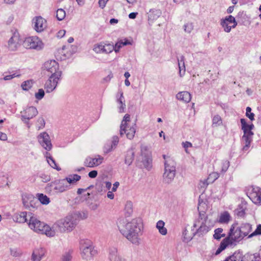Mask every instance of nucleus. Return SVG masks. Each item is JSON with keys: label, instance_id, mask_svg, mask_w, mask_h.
Instances as JSON below:
<instances>
[{"label": "nucleus", "instance_id": "f257e3e1", "mask_svg": "<svg viewBox=\"0 0 261 261\" xmlns=\"http://www.w3.org/2000/svg\"><path fill=\"white\" fill-rule=\"evenodd\" d=\"M117 226L120 232L128 240L134 244H139V236L141 234L143 228L141 219H133L129 222H127L123 218L120 219L117 223Z\"/></svg>", "mask_w": 261, "mask_h": 261}, {"label": "nucleus", "instance_id": "f03ea898", "mask_svg": "<svg viewBox=\"0 0 261 261\" xmlns=\"http://www.w3.org/2000/svg\"><path fill=\"white\" fill-rule=\"evenodd\" d=\"M29 227L35 232L39 233L45 234L48 237H53L55 235V231L43 222L39 220L36 216L32 213H29Z\"/></svg>", "mask_w": 261, "mask_h": 261}, {"label": "nucleus", "instance_id": "7ed1b4c3", "mask_svg": "<svg viewBox=\"0 0 261 261\" xmlns=\"http://www.w3.org/2000/svg\"><path fill=\"white\" fill-rule=\"evenodd\" d=\"M193 228L192 231L193 235L203 236L211 229L210 221L204 213L200 212L198 218L193 224Z\"/></svg>", "mask_w": 261, "mask_h": 261}, {"label": "nucleus", "instance_id": "20e7f679", "mask_svg": "<svg viewBox=\"0 0 261 261\" xmlns=\"http://www.w3.org/2000/svg\"><path fill=\"white\" fill-rule=\"evenodd\" d=\"M165 160L164 173L163 174V181L165 183H171L175 177L176 174V163L173 160L166 155H163Z\"/></svg>", "mask_w": 261, "mask_h": 261}, {"label": "nucleus", "instance_id": "39448f33", "mask_svg": "<svg viewBox=\"0 0 261 261\" xmlns=\"http://www.w3.org/2000/svg\"><path fill=\"white\" fill-rule=\"evenodd\" d=\"M76 225V219L72 215H69L57 221L54 224V227L61 232H70Z\"/></svg>", "mask_w": 261, "mask_h": 261}, {"label": "nucleus", "instance_id": "423d86ee", "mask_svg": "<svg viewBox=\"0 0 261 261\" xmlns=\"http://www.w3.org/2000/svg\"><path fill=\"white\" fill-rule=\"evenodd\" d=\"M80 250L82 258L87 260L91 259L97 253L92 242L88 240L81 241Z\"/></svg>", "mask_w": 261, "mask_h": 261}, {"label": "nucleus", "instance_id": "0eeeda50", "mask_svg": "<svg viewBox=\"0 0 261 261\" xmlns=\"http://www.w3.org/2000/svg\"><path fill=\"white\" fill-rule=\"evenodd\" d=\"M241 123L242 125V129L243 130L244 133L242 139L244 141L245 144V145L243 147V150L246 151H248L250 147L254 133L251 129H249V128L247 127V123L245 119H241Z\"/></svg>", "mask_w": 261, "mask_h": 261}, {"label": "nucleus", "instance_id": "6e6552de", "mask_svg": "<svg viewBox=\"0 0 261 261\" xmlns=\"http://www.w3.org/2000/svg\"><path fill=\"white\" fill-rule=\"evenodd\" d=\"M244 238L240 227L237 226V224L234 223L231 226L228 236L225 239L231 245L236 242L240 241Z\"/></svg>", "mask_w": 261, "mask_h": 261}, {"label": "nucleus", "instance_id": "1a4fd4ad", "mask_svg": "<svg viewBox=\"0 0 261 261\" xmlns=\"http://www.w3.org/2000/svg\"><path fill=\"white\" fill-rule=\"evenodd\" d=\"M44 70L50 73L51 76H61L62 72L59 70V65L55 60L45 62L43 65Z\"/></svg>", "mask_w": 261, "mask_h": 261}, {"label": "nucleus", "instance_id": "9d476101", "mask_svg": "<svg viewBox=\"0 0 261 261\" xmlns=\"http://www.w3.org/2000/svg\"><path fill=\"white\" fill-rule=\"evenodd\" d=\"M23 45L26 48L40 50L43 48L42 41L37 36L29 37L24 40Z\"/></svg>", "mask_w": 261, "mask_h": 261}, {"label": "nucleus", "instance_id": "9b49d317", "mask_svg": "<svg viewBox=\"0 0 261 261\" xmlns=\"http://www.w3.org/2000/svg\"><path fill=\"white\" fill-rule=\"evenodd\" d=\"M38 112L35 107H29L27 108L23 111L21 112V119L30 128L29 120L35 117Z\"/></svg>", "mask_w": 261, "mask_h": 261}, {"label": "nucleus", "instance_id": "f8f14e48", "mask_svg": "<svg viewBox=\"0 0 261 261\" xmlns=\"http://www.w3.org/2000/svg\"><path fill=\"white\" fill-rule=\"evenodd\" d=\"M21 197L23 205L26 208L31 210L39 205L38 200L32 194L24 193Z\"/></svg>", "mask_w": 261, "mask_h": 261}, {"label": "nucleus", "instance_id": "ddd939ff", "mask_svg": "<svg viewBox=\"0 0 261 261\" xmlns=\"http://www.w3.org/2000/svg\"><path fill=\"white\" fill-rule=\"evenodd\" d=\"M235 18L232 15L226 16L220 21V24L226 33H229L231 28H235L237 25Z\"/></svg>", "mask_w": 261, "mask_h": 261}, {"label": "nucleus", "instance_id": "4468645a", "mask_svg": "<svg viewBox=\"0 0 261 261\" xmlns=\"http://www.w3.org/2000/svg\"><path fill=\"white\" fill-rule=\"evenodd\" d=\"M21 43L19 33L15 32L8 41L7 48L10 51H16L20 47Z\"/></svg>", "mask_w": 261, "mask_h": 261}, {"label": "nucleus", "instance_id": "2eb2a0df", "mask_svg": "<svg viewBox=\"0 0 261 261\" xmlns=\"http://www.w3.org/2000/svg\"><path fill=\"white\" fill-rule=\"evenodd\" d=\"M38 140L39 144L45 150L49 151L51 149L52 144L50 137L46 132L40 133L38 136Z\"/></svg>", "mask_w": 261, "mask_h": 261}, {"label": "nucleus", "instance_id": "dca6fc26", "mask_svg": "<svg viewBox=\"0 0 261 261\" xmlns=\"http://www.w3.org/2000/svg\"><path fill=\"white\" fill-rule=\"evenodd\" d=\"M48 185L52 188L56 192L62 193L69 189V186L66 182V179H64L51 182Z\"/></svg>", "mask_w": 261, "mask_h": 261}, {"label": "nucleus", "instance_id": "f3484780", "mask_svg": "<svg viewBox=\"0 0 261 261\" xmlns=\"http://www.w3.org/2000/svg\"><path fill=\"white\" fill-rule=\"evenodd\" d=\"M61 76H55L50 75L48 80L46 82L44 88L47 93L52 92L56 88L58 81L61 79Z\"/></svg>", "mask_w": 261, "mask_h": 261}, {"label": "nucleus", "instance_id": "a211bd4d", "mask_svg": "<svg viewBox=\"0 0 261 261\" xmlns=\"http://www.w3.org/2000/svg\"><path fill=\"white\" fill-rule=\"evenodd\" d=\"M249 197L255 204L261 201V189L258 187L252 186Z\"/></svg>", "mask_w": 261, "mask_h": 261}, {"label": "nucleus", "instance_id": "6ab92c4d", "mask_svg": "<svg viewBox=\"0 0 261 261\" xmlns=\"http://www.w3.org/2000/svg\"><path fill=\"white\" fill-rule=\"evenodd\" d=\"M34 29L37 32H41L46 27V21L41 16L36 17L33 20Z\"/></svg>", "mask_w": 261, "mask_h": 261}, {"label": "nucleus", "instance_id": "aec40b11", "mask_svg": "<svg viewBox=\"0 0 261 261\" xmlns=\"http://www.w3.org/2000/svg\"><path fill=\"white\" fill-rule=\"evenodd\" d=\"M136 124L135 123L132 126H127L125 127L122 129L123 130L121 129V127H120V135L122 136L125 134L128 139H133L136 133Z\"/></svg>", "mask_w": 261, "mask_h": 261}, {"label": "nucleus", "instance_id": "412c9836", "mask_svg": "<svg viewBox=\"0 0 261 261\" xmlns=\"http://www.w3.org/2000/svg\"><path fill=\"white\" fill-rule=\"evenodd\" d=\"M141 155L142 156V162L145 168H148L150 162V153L148 150L147 147L141 146Z\"/></svg>", "mask_w": 261, "mask_h": 261}, {"label": "nucleus", "instance_id": "4be33fe9", "mask_svg": "<svg viewBox=\"0 0 261 261\" xmlns=\"http://www.w3.org/2000/svg\"><path fill=\"white\" fill-rule=\"evenodd\" d=\"M116 102L119 105L118 107L119 112L124 113L126 108V105L125 103V99L123 96V93L121 90H119L117 92L116 96Z\"/></svg>", "mask_w": 261, "mask_h": 261}, {"label": "nucleus", "instance_id": "5701e85b", "mask_svg": "<svg viewBox=\"0 0 261 261\" xmlns=\"http://www.w3.org/2000/svg\"><path fill=\"white\" fill-rule=\"evenodd\" d=\"M46 250L44 248L39 247L35 248L31 256L32 261H40L45 256Z\"/></svg>", "mask_w": 261, "mask_h": 261}, {"label": "nucleus", "instance_id": "b1692460", "mask_svg": "<svg viewBox=\"0 0 261 261\" xmlns=\"http://www.w3.org/2000/svg\"><path fill=\"white\" fill-rule=\"evenodd\" d=\"M241 252V257L239 261H261V257L258 253L254 254H246L243 255Z\"/></svg>", "mask_w": 261, "mask_h": 261}, {"label": "nucleus", "instance_id": "393cba45", "mask_svg": "<svg viewBox=\"0 0 261 261\" xmlns=\"http://www.w3.org/2000/svg\"><path fill=\"white\" fill-rule=\"evenodd\" d=\"M102 160L103 158L100 156L95 158H88L86 159L85 164L90 167L98 166L102 163Z\"/></svg>", "mask_w": 261, "mask_h": 261}, {"label": "nucleus", "instance_id": "a878e982", "mask_svg": "<svg viewBox=\"0 0 261 261\" xmlns=\"http://www.w3.org/2000/svg\"><path fill=\"white\" fill-rule=\"evenodd\" d=\"M176 98L179 100L188 103L190 101L191 99V96L189 92L187 91H182L177 94Z\"/></svg>", "mask_w": 261, "mask_h": 261}, {"label": "nucleus", "instance_id": "bb28decb", "mask_svg": "<svg viewBox=\"0 0 261 261\" xmlns=\"http://www.w3.org/2000/svg\"><path fill=\"white\" fill-rule=\"evenodd\" d=\"M16 221L19 223H24L29 221V213L26 212H20L15 216Z\"/></svg>", "mask_w": 261, "mask_h": 261}, {"label": "nucleus", "instance_id": "cd10ccee", "mask_svg": "<svg viewBox=\"0 0 261 261\" xmlns=\"http://www.w3.org/2000/svg\"><path fill=\"white\" fill-rule=\"evenodd\" d=\"M109 258L111 261H125L118 254L117 249L114 248L110 250Z\"/></svg>", "mask_w": 261, "mask_h": 261}, {"label": "nucleus", "instance_id": "c85d7f7f", "mask_svg": "<svg viewBox=\"0 0 261 261\" xmlns=\"http://www.w3.org/2000/svg\"><path fill=\"white\" fill-rule=\"evenodd\" d=\"M162 14V12L159 9H151L148 14L149 21L157 19Z\"/></svg>", "mask_w": 261, "mask_h": 261}, {"label": "nucleus", "instance_id": "c756f323", "mask_svg": "<svg viewBox=\"0 0 261 261\" xmlns=\"http://www.w3.org/2000/svg\"><path fill=\"white\" fill-rule=\"evenodd\" d=\"M134 155L135 152L132 148L128 150L125 155V163L128 166L130 165L134 161Z\"/></svg>", "mask_w": 261, "mask_h": 261}, {"label": "nucleus", "instance_id": "7c9ffc66", "mask_svg": "<svg viewBox=\"0 0 261 261\" xmlns=\"http://www.w3.org/2000/svg\"><path fill=\"white\" fill-rule=\"evenodd\" d=\"M230 219L231 216L229 213L227 211H225L220 214L218 221L222 224H227Z\"/></svg>", "mask_w": 261, "mask_h": 261}, {"label": "nucleus", "instance_id": "2f4dec72", "mask_svg": "<svg viewBox=\"0 0 261 261\" xmlns=\"http://www.w3.org/2000/svg\"><path fill=\"white\" fill-rule=\"evenodd\" d=\"M239 227L244 237L247 236L252 229V226L249 223L242 224Z\"/></svg>", "mask_w": 261, "mask_h": 261}, {"label": "nucleus", "instance_id": "473e14b6", "mask_svg": "<svg viewBox=\"0 0 261 261\" xmlns=\"http://www.w3.org/2000/svg\"><path fill=\"white\" fill-rule=\"evenodd\" d=\"M81 177L77 174H71L66 177L64 179H66V182L70 184H75L77 181L80 180Z\"/></svg>", "mask_w": 261, "mask_h": 261}, {"label": "nucleus", "instance_id": "72a5a7b5", "mask_svg": "<svg viewBox=\"0 0 261 261\" xmlns=\"http://www.w3.org/2000/svg\"><path fill=\"white\" fill-rule=\"evenodd\" d=\"M165 222L162 220H159L158 221L156 224V227L159 230V232L165 236L167 233V229L164 227Z\"/></svg>", "mask_w": 261, "mask_h": 261}, {"label": "nucleus", "instance_id": "f704fd0d", "mask_svg": "<svg viewBox=\"0 0 261 261\" xmlns=\"http://www.w3.org/2000/svg\"><path fill=\"white\" fill-rule=\"evenodd\" d=\"M241 251H235L231 255L227 257L224 261H239L241 257Z\"/></svg>", "mask_w": 261, "mask_h": 261}, {"label": "nucleus", "instance_id": "c9c22d12", "mask_svg": "<svg viewBox=\"0 0 261 261\" xmlns=\"http://www.w3.org/2000/svg\"><path fill=\"white\" fill-rule=\"evenodd\" d=\"M178 67L179 69V74L181 76V72L182 71L183 74H185L186 68L185 65V58L183 56L180 57V59H178Z\"/></svg>", "mask_w": 261, "mask_h": 261}, {"label": "nucleus", "instance_id": "e433bc0d", "mask_svg": "<svg viewBox=\"0 0 261 261\" xmlns=\"http://www.w3.org/2000/svg\"><path fill=\"white\" fill-rule=\"evenodd\" d=\"M37 199L39 203H41V204L45 205L48 204L50 202L49 198L43 194H38V199Z\"/></svg>", "mask_w": 261, "mask_h": 261}, {"label": "nucleus", "instance_id": "4c0bfd02", "mask_svg": "<svg viewBox=\"0 0 261 261\" xmlns=\"http://www.w3.org/2000/svg\"><path fill=\"white\" fill-rule=\"evenodd\" d=\"M230 244L228 242V241H226V239L225 238L220 243L219 247L216 252V254H218L220 253L223 250H224L227 246H228Z\"/></svg>", "mask_w": 261, "mask_h": 261}, {"label": "nucleus", "instance_id": "58836bf2", "mask_svg": "<svg viewBox=\"0 0 261 261\" xmlns=\"http://www.w3.org/2000/svg\"><path fill=\"white\" fill-rule=\"evenodd\" d=\"M223 230L221 228H218L215 230V233L213 236L214 239L219 240L221 238L224 237L225 234L222 233Z\"/></svg>", "mask_w": 261, "mask_h": 261}, {"label": "nucleus", "instance_id": "ea45409f", "mask_svg": "<svg viewBox=\"0 0 261 261\" xmlns=\"http://www.w3.org/2000/svg\"><path fill=\"white\" fill-rule=\"evenodd\" d=\"M33 83V80H28L23 82L21 84V86L23 90L28 91L32 87Z\"/></svg>", "mask_w": 261, "mask_h": 261}, {"label": "nucleus", "instance_id": "a19ab883", "mask_svg": "<svg viewBox=\"0 0 261 261\" xmlns=\"http://www.w3.org/2000/svg\"><path fill=\"white\" fill-rule=\"evenodd\" d=\"M222 120L221 117L218 115L214 116L213 118V126H218L222 124Z\"/></svg>", "mask_w": 261, "mask_h": 261}, {"label": "nucleus", "instance_id": "79ce46f5", "mask_svg": "<svg viewBox=\"0 0 261 261\" xmlns=\"http://www.w3.org/2000/svg\"><path fill=\"white\" fill-rule=\"evenodd\" d=\"M66 16L65 11L63 9H58L56 12V17L58 20H62Z\"/></svg>", "mask_w": 261, "mask_h": 261}, {"label": "nucleus", "instance_id": "37998d69", "mask_svg": "<svg viewBox=\"0 0 261 261\" xmlns=\"http://www.w3.org/2000/svg\"><path fill=\"white\" fill-rule=\"evenodd\" d=\"M220 176V174L218 172H213L210 174L207 178L209 182H213Z\"/></svg>", "mask_w": 261, "mask_h": 261}, {"label": "nucleus", "instance_id": "c03bdc74", "mask_svg": "<svg viewBox=\"0 0 261 261\" xmlns=\"http://www.w3.org/2000/svg\"><path fill=\"white\" fill-rule=\"evenodd\" d=\"M47 161L48 163L49 164V165L53 168L54 169H57L58 171H60L61 170L60 168H59L57 166V165L55 162V161L54 160V159L51 156H47Z\"/></svg>", "mask_w": 261, "mask_h": 261}, {"label": "nucleus", "instance_id": "a18cd8bd", "mask_svg": "<svg viewBox=\"0 0 261 261\" xmlns=\"http://www.w3.org/2000/svg\"><path fill=\"white\" fill-rule=\"evenodd\" d=\"M230 166L229 162L228 160H223L221 162V172L222 173H224L226 172L228 168Z\"/></svg>", "mask_w": 261, "mask_h": 261}, {"label": "nucleus", "instance_id": "49530a36", "mask_svg": "<svg viewBox=\"0 0 261 261\" xmlns=\"http://www.w3.org/2000/svg\"><path fill=\"white\" fill-rule=\"evenodd\" d=\"M130 115L129 114H126L124 115L120 125V127H121L122 130H123L122 129H123V128L128 126L127 123L130 121Z\"/></svg>", "mask_w": 261, "mask_h": 261}, {"label": "nucleus", "instance_id": "de8ad7c7", "mask_svg": "<svg viewBox=\"0 0 261 261\" xmlns=\"http://www.w3.org/2000/svg\"><path fill=\"white\" fill-rule=\"evenodd\" d=\"M72 251L71 250L65 252L62 255L61 261H71L72 258Z\"/></svg>", "mask_w": 261, "mask_h": 261}, {"label": "nucleus", "instance_id": "09e8293b", "mask_svg": "<svg viewBox=\"0 0 261 261\" xmlns=\"http://www.w3.org/2000/svg\"><path fill=\"white\" fill-rule=\"evenodd\" d=\"M194 236L195 235H193V232L190 235H189L188 234V231L187 229H185L183 232L184 241L186 242H189L192 239Z\"/></svg>", "mask_w": 261, "mask_h": 261}, {"label": "nucleus", "instance_id": "8fccbe9b", "mask_svg": "<svg viewBox=\"0 0 261 261\" xmlns=\"http://www.w3.org/2000/svg\"><path fill=\"white\" fill-rule=\"evenodd\" d=\"M235 214L239 217H243L245 215V208L243 205H239L238 207L234 211Z\"/></svg>", "mask_w": 261, "mask_h": 261}, {"label": "nucleus", "instance_id": "3c124183", "mask_svg": "<svg viewBox=\"0 0 261 261\" xmlns=\"http://www.w3.org/2000/svg\"><path fill=\"white\" fill-rule=\"evenodd\" d=\"M113 50H114V46L113 45L110 44L103 45V53L109 54L111 53Z\"/></svg>", "mask_w": 261, "mask_h": 261}, {"label": "nucleus", "instance_id": "603ef678", "mask_svg": "<svg viewBox=\"0 0 261 261\" xmlns=\"http://www.w3.org/2000/svg\"><path fill=\"white\" fill-rule=\"evenodd\" d=\"M103 45L102 44H97L94 45L93 50L97 54L103 53Z\"/></svg>", "mask_w": 261, "mask_h": 261}, {"label": "nucleus", "instance_id": "864d4df0", "mask_svg": "<svg viewBox=\"0 0 261 261\" xmlns=\"http://www.w3.org/2000/svg\"><path fill=\"white\" fill-rule=\"evenodd\" d=\"M257 235H261V224H259L257 226V228L255 230L251 233L248 238H252Z\"/></svg>", "mask_w": 261, "mask_h": 261}, {"label": "nucleus", "instance_id": "5fc2aeb1", "mask_svg": "<svg viewBox=\"0 0 261 261\" xmlns=\"http://www.w3.org/2000/svg\"><path fill=\"white\" fill-rule=\"evenodd\" d=\"M251 108L249 107L246 108V116L248 117L251 121L254 119V114L251 112Z\"/></svg>", "mask_w": 261, "mask_h": 261}, {"label": "nucleus", "instance_id": "6e6d98bb", "mask_svg": "<svg viewBox=\"0 0 261 261\" xmlns=\"http://www.w3.org/2000/svg\"><path fill=\"white\" fill-rule=\"evenodd\" d=\"M193 24L192 23H187L184 25L185 31L188 33H190L193 29Z\"/></svg>", "mask_w": 261, "mask_h": 261}, {"label": "nucleus", "instance_id": "4d7b16f0", "mask_svg": "<svg viewBox=\"0 0 261 261\" xmlns=\"http://www.w3.org/2000/svg\"><path fill=\"white\" fill-rule=\"evenodd\" d=\"M39 177L41 179V181L43 182H47L50 180V176L44 173L40 174Z\"/></svg>", "mask_w": 261, "mask_h": 261}, {"label": "nucleus", "instance_id": "13d9d810", "mask_svg": "<svg viewBox=\"0 0 261 261\" xmlns=\"http://www.w3.org/2000/svg\"><path fill=\"white\" fill-rule=\"evenodd\" d=\"M44 96V91L42 89H40L38 90V92L35 93V97L36 99L38 100H40Z\"/></svg>", "mask_w": 261, "mask_h": 261}, {"label": "nucleus", "instance_id": "bf43d9fd", "mask_svg": "<svg viewBox=\"0 0 261 261\" xmlns=\"http://www.w3.org/2000/svg\"><path fill=\"white\" fill-rule=\"evenodd\" d=\"M37 122H38V124L40 125L38 126V129H42L45 126V122L43 117H39L38 119Z\"/></svg>", "mask_w": 261, "mask_h": 261}, {"label": "nucleus", "instance_id": "052dcab7", "mask_svg": "<svg viewBox=\"0 0 261 261\" xmlns=\"http://www.w3.org/2000/svg\"><path fill=\"white\" fill-rule=\"evenodd\" d=\"M20 76V74H17V73H13L12 74H11V75H8L5 76L4 77V80L5 81L10 80L12 79L14 77H19Z\"/></svg>", "mask_w": 261, "mask_h": 261}, {"label": "nucleus", "instance_id": "680f3d73", "mask_svg": "<svg viewBox=\"0 0 261 261\" xmlns=\"http://www.w3.org/2000/svg\"><path fill=\"white\" fill-rule=\"evenodd\" d=\"M123 46V43H122V40H120L118 42H117L115 46H114V50L116 53H117L119 51L120 48L122 46Z\"/></svg>", "mask_w": 261, "mask_h": 261}, {"label": "nucleus", "instance_id": "e2e57ef3", "mask_svg": "<svg viewBox=\"0 0 261 261\" xmlns=\"http://www.w3.org/2000/svg\"><path fill=\"white\" fill-rule=\"evenodd\" d=\"M182 145L183 147L185 149L186 152H187V148L189 147H192V144L188 141H186L185 142H182Z\"/></svg>", "mask_w": 261, "mask_h": 261}, {"label": "nucleus", "instance_id": "0e129e2a", "mask_svg": "<svg viewBox=\"0 0 261 261\" xmlns=\"http://www.w3.org/2000/svg\"><path fill=\"white\" fill-rule=\"evenodd\" d=\"M118 142H119V138L117 136H114L113 137V140H112V147L113 148V147H115L118 143Z\"/></svg>", "mask_w": 261, "mask_h": 261}, {"label": "nucleus", "instance_id": "69168bd1", "mask_svg": "<svg viewBox=\"0 0 261 261\" xmlns=\"http://www.w3.org/2000/svg\"><path fill=\"white\" fill-rule=\"evenodd\" d=\"M125 210L127 211V213L129 214L132 212V204L130 202H127L125 205Z\"/></svg>", "mask_w": 261, "mask_h": 261}, {"label": "nucleus", "instance_id": "338daca9", "mask_svg": "<svg viewBox=\"0 0 261 261\" xmlns=\"http://www.w3.org/2000/svg\"><path fill=\"white\" fill-rule=\"evenodd\" d=\"M108 1L109 0H99V1H98L99 6L101 8L103 9L106 7V5L107 2H108Z\"/></svg>", "mask_w": 261, "mask_h": 261}, {"label": "nucleus", "instance_id": "774afa93", "mask_svg": "<svg viewBox=\"0 0 261 261\" xmlns=\"http://www.w3.org/2000/svg\"><path fill=\"white\" fill-rule=\"evenodd\" d=\"M11 254L13 256H18L20 255V253L18 252L17 249H11Z\"/></svg>", "mask_w": 261, "mask_h": 261}]
</instances>
